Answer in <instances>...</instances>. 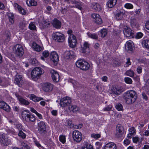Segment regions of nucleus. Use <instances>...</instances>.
<instances>
[{"label":"nucleus","instance_id":"nucleus-1","mask_svg":"<svg viewBox=\"0 0 149 149\" xmlns=\"http://www.w3.org/2000/svg\"><path fill=\"white\" fill-rule=\"evenodd\" d=\"M137 94L134 90H130L123 94V98L126 102L128 104L134 103L137 98Z\"/></svg>","mask_w":149,"mask_h":149},{"label":"nucleus","instance_id":"nucleus-2","mask_svg":"<svg viewBox=\"0 0 149 149\" xmlns=\"http://www.w3.org/2000/svg\"><path fill=\"white\" fill-rule=\"evenodd\" d=\"M43 71V69L41 68L36 67L34 68L31 72V79L34 81H36L42 74Z\"/></svg>","mask_w":149,"mask_h":149},{"label":"nucleus","instance_id":"nucleus-3","mask_svg":"<svg viewBox=\"0 0 149 149\" xmlns=\"http://www.w3.org/2000/svg\"><path fill=\"white\" fill-rule=\"evenodd\" d=\"M21 114L23 120L27 122H34L36 120L35 116L28 111L24 110L22 111Z\"/></svg>","mask_w":149,"mask_h":149},{"label":"nucleus","instance_id":"nucleus-4","mask_svg":"<svg viewBox=\"0 0 149 149\" xmlns=\"http://www.w3.org/2000/svg\"><path fill=\"white\" fill-rule=\"evenodd\" d=\"M73 31L71 29L68 30L67 33L69 35L68 38V42L70 47L74 48L76 45L77 40L76 37L73 34Z\"/></svg>","mask_w":149,"mask_h":149},{"label":"nucleus","instance_id":"nucleus-5","mask_svg":"<svg viewBox=\"0 0 149 149\" xmlns=\"http://www.w3.org/2000/svg\"><path fill=\"white\" fill-rule=\"evenodd\" d=\"M77 67L83 70H88L90 67V65L86 61L83 59L78 60L76 63Z\"/></svg>","mask_w":149,"mask_h":149},{"label":"nucleus","instance_id":"nucleus-6","mask_svg":"<svg viewBox=\"0 0 149 149\" xmlns=\"http://www.w3.org/2000/svg\"><path fill=\"white\" fill-rule=\"evenodd\" d=\"M0 143L2 145L7 146L11 143V141L6 134L3 133L0 134Z\"/></svg>","mask_w":149,"mask_h":149},{"label":"nucleus","instance_id":"nucleus-7","mask_svg":"<svg viewBox=\"0 0 149 149\" xmlns=\"http://www.w3.org/2000/svg\"><path fill=\"white\" fill-rule=\"evenodd\" d=\"M72 136L74 141L77 143L80 142L82 139L81 133L77 130H74L73 131Z\"/></svg>","mask_w":149,"mask_h":149},{"label":"nucleus","instance_id":"nucleus-8","mask_svg":"<svg viewBox=\"0 0 149 149\" xmlns=\"http://www.w3.org/2000/svg\"><path fill=\"white\" fill-rule=\"evenodd\" d=\"M53 36L54 40L58 42H62L65 39L64 35L60 32H55L53 34Z\"/></svg>","mask_w":149,"mask_h":149},{"label":"nucleus","instance_id":"nucleus-9","mask_svg":"<svg viewBox=\"0 0 149 149\" xmlns=\"http://www.w3.org/2000/svg\"><path fill=\"white\" fill-rule=\"evenodd\" d=\"M71 102L70 98L69 97H65L60 100V104L62 107L69 106Z\"/></svg>","mask_w":149,"mask_h":149},{"label":"nucleus","instance_id":"nucleus-10","mask_svg":"<svg viewBox=\"0 0 149 149\" xmlns=\"http://www.w3.org/2000/svg\"><path fill=\"white\" fill-rule=\"evenodd\" d=\"M38 129L41 134L46 133L47 131H46V125L45 123L43 121H40L38 123Z\"/></svg>","mask_w":149,"mask_h":149},{"label":"nucleus","instance_id":"nucleus-11","mask_svg":"<svg viewBox=\"0 0 149 149\" xmlns=\"http://www.w3.org/2000/svg\"><path fill=\"white\" fill-rule=\"evenodd\" d=\"M42 86L43 90L46 92L51 91L52 90L53 88V85L49 82L43 83Z\"/></svg>","mask_w":149,"mask_h":149},{"label":"nucleus","instance_id":"nucleus-12","mask_svg":"<svg viewBox=\"0 0 149 149\" xmlns=\"http://www.w3.org/2000/svg\"><path fill=\"white\" fill-rule=\"evenodd\" d=\"M51 60L54 64H57L59 60L58 55L57 52L54 51L52 52L50 54Z\"/></svg>","mask_w":149,"mask_h":149},{"label":"nucleus","instance_id":"nucleus-13","mask_svg":"<svg viewBox=\"0 0 149 149\" xmlns=\"http://www.w3.org/2000/svg\"><path fill=\"white\" fill-rule=\"evenodd\" d=\"M50 72L53 81L55 82H58L59 80L60 77L57 72L53 69H52L50 70Z\"/></svg>","mask_w":149,"mask_h":149},{"label":"nucleus","instance_id":"nucleus-14","mask_svg":"<svg viewBox=\"0 0 149 149\" xmlns=\"http://www.w3.org/2000/svg\"><path fill=\"white\" fill-rule=\"evenodd\" d=\"M15 54L18 56H22L24 53V50L22 46L19 44L16 45L15 47Z\"/></svg>","mask_w":149,"mask_h":149},{"label":"nucleus","instance_id":"nucleus-15","mask_svg":"<svg viewBox=\"0 0 149 149\" xmlns=\"http://www.w3.org/2000/svg\"><path fill=\"white\" fill-rule=\"evenodd\" d=\"M111 91L113 93L117 95H120L124 91L122 87L117 86L113 87L111 89Z\"/></svg>","mask_w":149,"mask_h":149},{"label":"nucleus","instance_id":"nucleus-16","mask_svg":"<svg viewBox=\"0 0 149 149\" xmlns=\"http://www.w3.org/2000/svg\"><path fill=\"white\" fill-rule=\"evenodd\" d=\"M134 31L132 30L130 28L127 26L124 27V34L127 37H130L133 36Z\"/></svg>","mask_w":149,"mask_h":149},{"label":"nucleus","instance_id":"nucleus-17","mask_svg":"<svg viewBox=\"0 0 149 149\" xmlns=\"http://www.w3.org/2000/svg\"><path fill=\"white\" fill-rule=\"evenodd\" d=\"M124 10H117L114 13L115 17L117 20H121L125 13Z\"/></svg>","mask_w":149,"mask_h":149},{"label":"nucleus","instance_id":"nucleus-18","mask_svg":"<svg viewBox=\"0 0 149 149\" xmlns=\"http://www.w3.org/2000/svg\"><path fill=\"white\" fill-rule=\"evenodd\" d=\"M123 129V127L120 125H118L117 126L115 134V137L116 138H119L122 136Z\"/></svg>","mask_w":149,"mask_h":149},{"label":"nucleus","instance_id":"nucleus-19","mask_svg":"<svg viewBox=\"0 0 149 149\" xmlns=\"http://www.w3.org/2000/svg\"><path fill=\"white\" fill-rule=\"evenodd\" d=\"M0 108L7 112H9L11 109L10 107L3 101L0 102Z\"/></svg>","mask_w":149,"mask_h":149},{"label":"nucleus","instance_id":"nucleus-20","mask_svg":"<svg viewBox=\"0 0 149 149\" xmlns=\"http://www.w3.org/2000/svg\"><path fill=\"white\" fill-rule=\"evenodd\" d=\"M134 45L133 42L131 40L127 41L125 45V49L128 51H132L133 50Z\"/></svg>","mask_w":149,"mask_h":149},{"label":"nucleus","instance_id":"nucleus-21","mask_svg":"<svg viewBox=\"0 0 149 149\" xmlns=\"http://www.w3.org/2000/svg\"><path fill=\"white\" fill-rule=\"evenodd\" d=\"M15 95L17 97L18 100L19 101L21 104L27 105L29 104V102L28 101L24 99L21 96L18 95L17 94H16Z\"/></svg>","mask_w":149,"mask_h":149},{"label":"nucleus","instance_id":"nucleus-22","mask_svg":"<svg viewBox=\"0 0 149 149\" xmlns=\"http://www.w3.org/2000/svg\"><path fill=\"white\" fill-rule=\"evenodd\" d=\"M116 144L113 142H110L106 144L104 147L103 149H116Z\"/></svg>","mask_w":149,"mask_h":149},{"label":"nucleus","instance_id":"nucleus-23","mask_svg":"<svg viewBox=\"0 0 149 149\" xmlns=\"http://www.w3.org/2000/svg\"><path fill=\"white\" fill-rule=\"evenodd\" d=\"M14 82L15 84L19 86H21L23 83L22 76L21 75H17L14 80Z\"/></svg>","mask_w":149,"mask_h":149},{"label":"nucleus","instance_id":"nucleus-24","mask_svg":"<svg viewBox=\"0 0 149 149\" xmlns=\"http://www.w3.org/2000/svg\"><path fill=\"white\" fill-rule=\"evenodd\" d=\"M68 107L70 111L73 113H77L79 112V108L76 105L70 104Z\"/></svg>","mask_w":149,"mask_h":149},{"label":"nucleus","instance_id":"nucleus-25","mask_svg":"<svg viewBox=\"0 0 149 149\" xmlns=\"http://www.w3.org/2000/svg\"><path fill=\"white\" fill-rule=\"evenodd\" d=\"M64 57L67 59L71 58L74 57V53L72 51H66L64 54Z\"/></svg>","mask_w":149,"mask_h":149},{"label":"nucleus","instance_id":"nucleus-26","mask_svg":"<svg viewBox=\"0 0 149 149\" xmlns=\"http://www.w3.org/2000/svg\"><path fill=\"white\" fill-rule=\"evenodd\" d=\"M32 48L34 51L37 52H39L42 49V47H41L34 42H33L32 43Z\"/></svg>","mask_w":149,"mask_h":149},{"label":"nucleus","instance_id":"nucleus-27","mask_svg":"<svg viewBox=\"0 0 149 149\" xmlns=\"http://www.w3.org/2000/svg\"><path fill=\"white\" fill-rule=\"evenodd\" d=\"M129 133L128 134L127 137L129 139L132 138V136L134 135L136 133V130L134 127H131L129 129Z\"/></svg>","mask_w":149,"mask_h":149},{"label":"nucleus","instance_id":"nucleus-28","mask_svg":"<svg viewBox=\"0 0 149 149\" xmlns=\"http://www.w3.org/2000/svg\"><path fill=\"white\" fill-rule=\"evenodd\" d=\"M89 45L88 42H84L83 46L81 48V52L84 53L86 52L87 50L89 48Z\"/></svg>","mask_w":149,"mask_h":149},{"label":"nucleus","instance_id":"nucleus-29","mask_svg":"<svg viewBox=\"0 0 149 149\" xmlns=\"http://www.w3.org/2000/svg\"><path fill=\"white\" fill-rule=\"evenodd\" d=\"M52 24L54 27L59 29L61 27V23L56 19H54L53 21Z\"/></svg>","mask_w":149,"mask_h":149},{"label":"nucleus","instance_id":"nucleus-30","mask_svg":"<svg viewBox=\"0 0 149 149\" xmlns=\"http://www.w3.org/2000/svg\"><path fill=\"white\" fill-rule=\"evenodd\" d=\"M141 43L143 47L149 49V40L142 39Z\"/></svg>","mask_w":149,"mask_h":149},{"label":"nucleus","instance_id":"nucleus-31","mask_svg":"<svg viewBox=\"0 0 149 149\" xmlns=\"http://www.w3.org/2000/svg\"><path fill=\"white\" fill-rule=\"evenodd\" d=\"M117 0H109L107 3V6L109 8H112L116 4Z\"/></svg>","mask_w":149,"mask_h":149},{"label":"nucleus","instance_id":"nucleus-32","mask_svg":"<svg viewBox=\"0 0 149 149\" xmlns=\"http://www.w3.org/2000/svg\"><path fill=\"white\" fill-rule=\"evenodd\" d=\"M29 97L31 100H32L35 102H38L40 100H43V98L41 97H38L33 94H31Z\"/></svg>","mask_w":149,"mask_h":149},{"label":"nucleus","instance_id":"nucleus-33","mask_svg":"<svg viewBox=\"0 0 149 149\" xmlns=\"http://www.w3.org/2000/svg\"><path fill=\"white\" fill-rule=\"evenodd\" d=\"M131 26L133 28H138L139 26V24L136 20L134 18L131 19L130 21Z\"/></svg>","mask_w":149,"mask_h":149},{"label":"nucleus","instance_id":"nucleus-34","mask_svg":"<svg viewBox=\"0 0 149 149\" xmlns=\"http://www.w3.org/2000/svg\"><path fill=\"white\" fill-rule=\"evenodd\" d=\"M91 8L94 9H101L103 8V6L99 4L93 3H92Z\"/></svg>","mask_w":149,"mask_h":149},{"label":"nucleus","instance_id":"nucleus-35","mask_svg":"<svg viewBox=\"0 0 149 149\" xmlns=\"http://www.w3.org/2000/svg\"><path fill=\"white\" fill-rule=\"evenodd\" d=\"M50 24V23L49 22L44 20L40 25L42 29H44L49 27Z\"/></svg>","mask_w":149,"mask_h":149},{"label":"nucleus","instance_id":"nucleus-36","mask_svg":"<svg viewBox=\"0 0 149 149\" xmlns=\"http://www.w3.org/2000/svg\"><path fill=\"white\" fill-rule=\"evenodd\" d=\"M26 4L29 6H35L37 5V2L35 0H27Z\"/></svg>","mask_w":149,"mask_h":149},{"label":"nucleus","instance_id":"nucleus-37","mask_svg":"<svg viewBox=\"0 0 149 149\" xmlns=\"http://www.w3.org/2000/svg\"><path fill=\"white\" fill-rule=\"evenodd\" d=\"M143 89L149 94V79L146 81Z\"/></svg>","mask_w":149,"mask_h":149},{"label":"nucleus","instance_id":"nucleus-38","mask_svg":"<svg viewBox=\"0 0 149 149\" xmlns=\"http://www.w3.org/2000/svg\"><path fill=\"white\" fill-rule=\"evenodd\" d=\"M9 21L10 23L12 24L14 23V17L13 13H10L8 14Z\"/></svg>","mask_w":149,"mask_h":149},{"label":"nucleus","instance_id":"nucleus-39","mask_svg":"<svg viewBox=\"0 0 149 149\" xmlns=\"http://www.w3.org/2000/svg\"><path fill=\"white\" fill-rule=\"evenodd\" d=\"M81 149H94L93 147L91 144L86 143L82 146Z\"/></svg>","mask_w":149,"mask_h":149},{"label":"nucleus","instance_id":"nucleus-40","mask_svg":"<svg viewBox=\"0 0 149 149\" xmlns=\"http://www.w3.org/2000/svg\"><path fill=\"white\" fill-rule=\"evenodd\" d=\"M5 36H6V38L4 41L5 42H8L10 40V33L8 31H6L5 33Z\"/></svg>","mask_w":149,"mask_h":149},{"label":"nucleus","instance_id":"nucleus-41","mask_svg":"<svg viewBox=\"0 0 149 149\" xmlns=\"http://www.w3.org/2000/svg\"><path fill=\"white\" fill-rule=\"evenodd\" d=\"M134 71L131 69H130L127 70L125 73V75L129 76L131 77H132L134 76Z\"/></svg>","mask_w":149,"mask_h":149},{"label":"nucleus","instance_id":"nucleus-42","mask_svg":"<svg viewBox=\"0 0 149 149\" xmlns=\"http://www.w3.org/2000/svg\"><path fill=\"white\" fill-rule=\"evenodd\" d=\"M87 35L88 37L97 40L98 39V36L95 33H91L88 32L87 33Z\"/></svg>","mask_w":149,"mask_h":149},{"label":"nucleus","instance_id":"nucleus-43","mask_svg":"<svg viewBox=\"0 0 149 149\" xmlns=\"http://www.w3.org/2000/svg\"><path fill=\"white\" fill-rule=\"evenodd\" d=\"M21 146L22 149H31L30 146L26 142H22Z\"/></svg>","mask_w":149,"mask_h":149},{"label":"nucleus","instance_id":"nucleus-44","mask_svg":"<svg viewBox=\"0 0 149 149\" xmlns=\"http://www.w3.org/2000/svg\"><path fill=\"white\" fill-rule=\"evenodd\" d=\"M100 32V33L101 36L102 38L104 37L107 35V31L105 29H101Z\"/></svg>","mask_w":149,"mask_h":149},{"label":"nucleus","instance_id":"nucleus-45","mask_svg":"<svg viewBox=\"0 0 149 149\" xmlns=\"http://www.w3.org/2000/svg\"><path fill=\"white\" fill-rule=\"evenodd\" d=\"M29 28L32 30H35L36 29L35 22H31L29 24Z\"/></svg>","mask_w":149,"mask_h":149},{"label":"nucleus","instance_id":"nucleus-46","mask_svg":"<svg viewBox=\"0 0 149 149\" xmlns=\"http://www.w3.org/2000/svg\"><path fill=\"white\" fill-rule=\"evenodd\" d=\"M18 135L19 136L23 139L25 138L26 136L25 134L22 130H19Z\"/></svg>","mask_w":149,"mask_h":149},{"label":"nucleus","instance_id":"nucleus-47","mask_svg":"<svg viewBox=\"0 0 149 149\" xmlns=\"http://www.w3.org/2000/svg\"><path fill=\"white\" fill-rule=\"evenodd\" d=\"M115 107L116 109L118 111H122L123 109L122 105L119 103L116 104Z\"/></svg>","mask_w":149,"mask_h":149},{"label":"nucleus","instance_id":"nucleus-48","mask_svg":"<svg viewBox=\"0 0 149 149\" xmlns=\"http://www.w3.org/2000/svg\"><path fill=\"white\" fill-rule=\"evenodd\" d=\"M60 141L63 143H64L66 141V138L65 135H61L59 136Z\"/></svg>","mask_w":149,"mask_h":149},{"label":"nucleus","instance_id":"nucleus-49","mask_svg":"<svg viewBox=\"0 0 149 149\" xmlns=\"http://www.w3.org/2000/svg\"><path fill=\"white\" fill-rule=\"evenodd\" d=\"M95 20H93L94 22L97 24H100L102 23V19L100 16L99 17H97Z\"/></svg>","mask_w":149,"mask_h":149},{"label":"nucleus","instance_id":"nucleus-50","mask_svg":"<svg viewBox=\"0 0 149 149\" xmlns=\"http://www.w3.org/2000/svg\"><path fill=\"white\" fill-rule=\"evenodd\" d=\"M124 80L125 82L127 84H131L132 83V81L131 78L126 77L124 78Z\"/></svg>","mask_w":149,"mask_h":149},{"label":"nucleus","instance_id":"nucleus-51","mask_svg":"<svg viewBox=\"0 0 149 149\" xmlns=\"http://www.w3.org/2000/svg\"><path fill=\"white\" fill-rule=\"evenodd\" d=\"M75 6L77 8L79 9H81L82 8V3L80 2H76Z\"/></svg>","mask_w":149,"mask_h":149},{"label":"nucleus","instance_id":"nucleus-52","mask_svg":"<svg viewBox=\"0 0 149 149\" xmlns=\"http://www.w3.org/2000/svg\"><path fill=\"white\" fill-rule=\"evenodd\" d=\"M124 7L125 8L127 9H132L133 8V5L130 3H126Z\"/></svg>","mask_w":149,"mask_h":149},{"label":"nucleus","instance_id":"nucleus-53","mask_svg":"<svg viewBox=\"0 0 149 149\" xmlns=\"http://www.w3.org/2000/svg\"><path fill=\"white\" fill-rule=\"evenodd\" d=\"M127 61L126 63L124 65V67H125L129 66V65L131 64V62L130 61V59L129 58H127L126 59Z\"/></svg>","mask_w":149,"mask_h":149},{"label":"nucleus","instance_id":"nucleus-54","mask_svg":"<svg viewBox=\"0 0 149 149\" xmlns=\"http://www.w3.org/2000/svg\"><path fill=\"white\" fill-rule=\"evenodd\" d=\"M18 12L22 15H28V13L26 10H18Z\"/></svg>","mask_w":149,"mask_h":149},{"label":"nucleus","instance_id":"nucleus-55","mask_svg":"<svg viewBox=\"0 0 149 149\" xmlns=\"http://www.w3.org/2000/svg\"><path fill=\"white\" fill-rule=\"evenodd\" d=\"M91 137L95 139H98L100 137V135L99 134H92L91 135Z\"/></svg>","mask_w":149,"mask_h":149},{"label":"nucleus","instance_id":"nucleus-56","mask_svg":"<svg viewBox=\"0 0 149 149\" xmlns=\"http://www.w3.org/2000/svg\"><path fill=\"white\" fill-rule=\"evenodd\" d=\"M143 35V34L141 32H139L137 33L135 37L137 39H140L142 38Z\"/></svg>","mask_w":149,"mask_h":149},{"label":"nucleus","instance_id":"nucleus-57","mask_svg":"<svg viewBox=\"0 0 149 149\" xmlns=\"http://www.w3.org/2000/svg\"><path fill=\"white\" fill-rule=\"evenodd\" d=\"M49 53L47 51H45L42 53V55L45 58H47L49 56Z\"/></svg>","mask_w":149,"mask_h":149},{"label":"nucleus","instance_id":"nucleus-58","mask_svg":"<svg viewBox=\"0 0 149 149\" xmlns=\"http://www.w3.org/2000/svg\"><path fill=\"white\" fill-rule=\"evenodd\" d=\"M100 16L99 15L96 13L93 14L91 15V17L94 19L93 20H95Z\"/></svg>","mask_w":149,"mask_h":149},{"label":"nucleus","instance_id":"nucleus-59","mask_svg":"<svg viewBox=\"0 0 149 149\" xmlns=\"http://www.w3.org/2000/svg\"><path fill=\"white\" fill-rule=\"evenodd\" d=\"M133 141L134 143H137L139 141V138L137 136L133 137L132 138Z\"/></svg>","mask_w":149,"mask_h":149},{"label":"nucleus","instance_id":"nucleus-60","mask_svg":"<svg viewBox=\"0 0 149 149\" xmlns=\"http://www.w3.org/2000/svg\"><path fill=\"white\" fill-rule=\"evenodd\" d=\"M13 6L15 9H22V7L17 3H15L14 4Z\"/></svg>","mask_w":149,"mask_h":149},{"label":"nucleus","instance_id":"nucleus-61","mask_svg":"<svg viewBox=\"0 0 149 149\" xmlns=\"http://www.w3.org/2000/svg\"><path fill=\"white\" fill-rule=\"evenodd\" d=\"M34 143L35 145L38 147H42L40 144L39 143V142L38 141H37L35 140L34 141Z\"/></svg>","mask_w":149,"mask_h":149},{"label":"nucleus","instance_id":"nucleus-62","mask_svg":"<svg viewBox=\"0 0 149 149\" xmlns=\"http://www.w3.org/2000/svg\"><path fill=\"white\" fill-rule=\"evenodd\" d=\"M142 68L140 66H138L136 69V71L138 74H140L142 72Z\"/></svg>","mask_w":149,"mask_h":149},{"label":"nucleus","instance_id":"nucleus-63","mask_svg":"<svg viewBox=\"0 0 149 149\" xmlns=\"http://www.w3.org/2000/svg\"><path fill=\"white\" fill-rule=\"evenodd\" d=\"M38 61L36 59L33 58L31 61V63L32 64L36 65L38 64Z\"/></svg>","mask_w":149,"mask_h":149},{"label":"nucleus","instance_id":"nucleus-64","mask_svg":"<svg viewBox=\"0 0 149 149\" xmlns=\"http://www.w3.org/2000/svg\"><path fill=\"white\" fill-rule=\"evenodd\" d=\"M143 135L146 136H149V130H145L143 133Z\"/></svg>","mask_w":149,"mask_h":149}]
</instances>
